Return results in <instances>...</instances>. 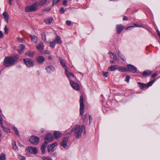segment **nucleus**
<instances>
[{"label":"nucleus","instance_id":"nucleus-4","mask_svg":"<svg viewBox=\"0 0 160 160\" xmlns=\"http://www.w3.org/2000/svg\"><path fill=\"white\" fill-rule=\"evenodd\" d=\"M26 152L27 153L36 154L38 152L37 148L32 147H28L26 149Z\"/></svg>","mask_w":160,"mask_h":160},{"label":"nucleus","instance_id":"nucleus-31","mask_svg":"<svg viewBox=\"0 0 160 160\" xmlns=\"http://www.w3.org/2000/svg\"><path fill=\"white\" fill-rule=\"evenodd\" d=\"M118 56L121 58L123 61H125V60L124 58V56L121 53L120 51L118 50Z\"/></svg>","mask_w":160,"mask_h":160},{"label":"nucleus","instance_id":"nucleus-43","mask_svg":"<svg viewBox=\"0 0 160 160\" xmlns=\"http://www.w3.org/2000/svg\"><path fill=\"white\" fill-rule=\"evenodd\" d=\"M4 30L5 31V33H6V34H8V29L6 26H5L4 27Z\"/></svg>","mask_w":160,"mask_h":160},{"label":"nucleus","instance_id":"nucleus-27","mask_svg":"<svg viewBox=\"0 0 160 160\" xmlns=\"http://www.w3.org/2000/svg\"><path fill=\"white\" fill-rule=\"evenodd\" d=\"M34 52H33L28 51L26 52L25 54L30 57H32L33 56Z\"/></svg>","mask_w":160,"mask_h":160},{"label":"nucleus","instance_id":"nucleus-6","mask_svg":"<svg viewBox=\"0 0 160 160\" xmlns=\"http://www.w3.org/2000/svg\"><path fill=\"white\" fill-rule=\"evenodd\" d=\"M25 64L28 67H32L34 65L33 61L28 58L24 59L23 60Z\"/></svg>","mask_w":160,"mask_h":160},{"label":"nucleus","instance_id":"nucleus-28","mask_svg":"<svg viewBox=\"0 0 160 160\" xmlns=\"http://www.w3.org/2000/svg\"><path fill=\"white\" fill-rule=\"evenodd\" d=\"M116 66H117V65H112L108 68V70L110 71H113L116 69H117V68L116 67Z\"/></svg>","mask_w":160,"mask_h":160},{"label":"nucleus","instance_id":"nucleus-16","mask_svg":"<svg viewBox=\"0 0 160 160\" xmlns=\"http://www.w3.org/2000/svg\"><path fill=\"white\" fill-rule=\"evenodd\" d=\"M46 70L47 72L50 73L54 71L55 68L52 66L48 65L46 67Z\"/></svg>","mask_w":160,"mask_h":160},{"label":"nucleus","instance_id":"nucleus-50","mask_svg":"<svg viewBox=\"0 0 160 160\" xmlns=\"http://www.w3.org/2000/svg\"><path fill=\"white\" fill-rule=\"evenodd\" d=\"M57 153L56 152H55L53 153L52 154L51 156V157H55L57 155Z\"/></svg>","mask_w":160,"mask_h":160},{"label":"nucleus","instance_id":"nucleus-59","mask_svg":"<svg viewBox=\"0 0 160 160\" xmlns=\"http://www.w3.org/2000/svg\"><path fill=\"white\" fill-rule=\"evenodd\" d=\"M89 123H90V122H91V121L92 120V118L91 117V116L90 115H89Z\"/></svg>","mask_w":160,"mask_h":160},{"label":"nucleus","instance_id":"nucleus-10","mask_svg":"<svg viewBox=\"0 0 160 160\" xmlns=\"http://www.w3.org/2000/svg\"><path fill=\"white\" fill-rule=\"evenodd\" d=\"M128 71H129L135 73L137 71L136 68L133 65L131 64H128Z\"/></svg>","mask_w":160,"mask_h":160},{"label":"nucleus","instance_id":"nucleus-49","mask_svg":"<svg viewBox=\"0 0 160 160\" xmlns=\"http://www.w3.org/2000/svg\"><path fill=\"white\" fill-rule=\"evenodd\" d=\"M134 25L135 27H142V26L140 25H138L137 23H134Z\"/></svg>","mask_w":160,"mask_h":160},{"label":"nucleus","instance_id":"nucleus-19","mask_svg":"<svg viewBox=\"0 0 160 160\" xmlns=\"http://www.w3.org/2000/svg\"><path fill=\"white\" fill-rule=\"evenodd\" d=\"M53 42H55L56 43L61 44L62 42L61 38L58 36H57L53 40Z\"/></svg>","mask_w":160,"mask_h":160},{"label":"nucleus","instance_id":"nucleus-7","mask_svg":"<svg viewBox=\"0 0 160 160\" xmlns=\"http://www.w3.org/2000/svg\"><path fill=\"white\" fill-rule=\"evenodd\" d=\"M59 60L60 61V62L61 65H62V66L63 67L65 68V73L66 75H67V76L69 78V75L68 74V68L66 66L65 63L63 62V60L62 59V58L61 57H59Z\"/></svg>","mask_w":160,"mask_h":160},{"label":"nucleus","instance_id":"nucleus-58","mask_svg":"<svg viewBox=\"0 0 160 160\" xmlns=\"http://www.w3.org/2000/svg\"><path fill=\"white\" fill-rule=\"evenodd\" d=\"M50 51L48 50H46L44 52V53L47 54H48L50 53Z\"/></svg>","mask_w":160,"mask_h":160},{"label":"nucleus","instance_id":"nucleus-63","mask_svg":"<svg viewBox=\"0 0 160 160\" xmlns=\"http://www.w3.org/2000/svg\"><path fill=\"white\" fill-rule=\"evenodd\" d=\"M40 131L41 132H43L45 131V129H44L42 128L41 129Z\"/></svg>","mask_w":160,"mask_h":160},{"label":"nucleus","instance_id":"nucleus-51","mask_svg":"<svg viewBox=\"0 0 160 160\" xmlns=\"http://www.w3.org/2000/svg\"><path fill=\"white\" fill-rule=\"evenodd\" d=\"M3 37V34L2 31H0V38H2Z\"/></svg>","mask_w":160,"mask_h":160},{"label":"nucleus","instance_id":"nucleus-8","mask_svg":"<svg viewBox=\"0 0 160 160\" xmlns=\"http://www.w3.org/2000/svg\"><path fill=\"white\" fill-rule=\"evenodd\" d=\"M69 82L70 85L75 90H78L79 89V86L78 83L74 82L71 79H69Z\"/></svg>","mask_w":160,"mask_h":160},{"label":"nucleus","instance_id":"nucleus-20","mask_svg":"<svg viewBox=\"0 0 160 160\" xmlns=\"http://www.w3.org/2000/svg\"><path fill=\"white\" fill-rule=\"evenodd\" d=\"M152 72V71L150 70L145 71L143 72L142 75L144 77L148 76H150Z\"/></svg>","mask_w":160,"mask_h":160},{"label":"nucleus","instance_id":"nucleus-23","mask_svg":"<svg viewBox=\"0 0 160 160\" xmlns=\"http://www.w3.org/2000/svg\"><path fill=\"white\" fill-rule=\"evenodd\" d=\"M45 59L42 56H40L38 57L37 59V62L39 63H42L44 61Z\"/></svg>","mask_w":160,"mask_h":160},{"label":"nucleus","instance_id":"nucleus-1","mask_svg":"<svg viewBox=\"0 0 160 160\" xmlns=\"http://www.w3.org/2000/svg\"><path fill=\"white\" fill-rule=\"evenodd\" d=\"M71 132H74V135L76 138H79L81 137L82 132L85 133V127L83 125L81 126L76 125L71 130Z\"/></svg>","mask_w":160,"mask_h":160},{"label":"nucleus","instance_id":"nucleus-48","mask_svg":"<svg viewBox=\"0 0 160 160\" xmlns=\"http://www.w3.org/2000/svg\"><path fill=\"white\" fill-rule=\"evenodd\" d=\"M71 22L70 21L67 20L66 22V24L68 26L70 25L71 24Z\"/></svg>","mask_w":160,"mask_h":160},{"label":"nucleus","instance_id":"nucleus-44","mask_svg":"<svg viewBox=\"0 0 160 160\" xmlns=\"http://www.w3.org/2000/svg\"><path fill=\"white\" fill-rule=\"evenodd\" d=\"M102 72L103 73V76H104L105 77H108V72H105L103 71Z\"/></svg>","mask_w":160,"mask_h":160},{"label":"nucleus","instance_id":"nucleus-25","mask_svg":"<svg viewBox=\"0 0 160 160\" xmlns=\"http://www.w3.org/2000/svg\"><path fill=\"white\" fill-rule=\"evenodd\" d=\"M117 69L118 71L121 72H127L128 71V69L126 67H117Z\"/></svg>","mask_w":160,"mask_h":160},{"label":"nucleus","instance_id":"nucleus-29","mask_svg":"<svg viewBox=\"0 0 160 160\" xmlns=\"http://www.w3.org/2000/svg\"><path fill=\"white\" fill-rule=\"evenodd\" d=\"M2 127L3 129V130L6 132L7 133H10L11 132L10 129L8 128L5 127L3 124L2 125Z\"/></svg>","mask_w":160,"mask_h":160},{"label":"nucleus","instance_id":"nucleus-34","mask_svg":"<svg viewBox=\"0 0 160 160\" xmlns=\"http://www.w3.org/2000/svg\"><path fill=\"white\" fill-rule=\"evenodd\" d=\"M18 157L20 160H25L26 158L25 157L22 156L21 154H18Z\"/></svg>","mask_w":160,"mask_h":160},{"label":"nucleus","instance_id":"nucleus-40","mask_svg":"<svg viewBox=\"0 0 160 160\" xmlns=\"http://www.w3.org/2000/svg\"><path fill=\"white\" fill-rule=\"evenodd\" d=\"M130 77L129 76H127L126 77L125 79V81L127 82L128 83L130 79Z\"/></svg>","mask_w":160,"mask_h":160},{"label":"nucleus","instance_id":"nucleus-41","mask_svg":"<svg viewBox=\"0 0 160 160\" xmlns=\"http://www.w3.org/2000/svg\"><path fill=\"white\" fill-rule=\"evenodd\" d=\"M60 0H53L52 5H54L58 2Z\"/></svg>","mask_w":160,"mask_h":160},{"label":"nucleus","instance_id":"nucleus-53","mask_svg":"<svg viewBox=\"0 0 160 160\" xmlns=\"http://www.w3.org/2000/svg\"><path fill=\"white\" fill-rule=\"evenodd\" d=\"M68 74L69 75H69H70L71 76H72L73 77H74V75L73 74V73H71V72H68ZM69 77H70V76H69ZM68 78L69 79H70V78H69L68 77Z\"/></svg>","mask_w":160,"mask_h":160},{"label":"nucleus","instance_id":"nucleus-15","mask_svg":"<svg viewBox=\"0 0 160 160\" xmlns=\"http://www.w3.org/2000/svg\"><path fill=\"white\" fill-rule=\"evenodd\" d=\"M44 44L42 42H40L37 46V48L38 51L41 52L43 49Z\"/></svg>","mask_w":160,"mask_h":160},{"label":"nucleus","instance_id":"nucleus-33","mask_svg":"<svg viewBox=\"0 0 160 160\" xmlns=\"http://www.w3.org/2000/svg\"><path fill=\"white\" fill-rule=\"evenodd\" d=\"M6 156L4 153H2L0 155V160H5Z\"/></svg>","mask_w":160,"mask_h":160},{"label":"nucleus","instance_id":"nucleus-52","mask_svg":"<svg viewBox=\"0 0 160 160\" xmlns=\"http://www.w3.org/2000/svg\"><path fill=\"white\" fill-rule=\"evenodd\" d=\"M87 116L86 114L84 115L82 117V118L83 120H85L87 118Z\"/></svg>","mask_w":160,"mask_h":160},{"label":"nucleus","instance_id":"nucleus-11","mask_svg":"<svg viewBox=\"0 0 160 160\" xmlns=\"http://www.w3.org/2000/svg\"><path fill=\"white\" fill-rule=\"evenodd\" d=\"M53 140V135L51 133L47 134L45 138V141H48L50 142Z\"/></svg>","mask_w":160,"mask_h":160},{"label":"nucleus","instance_id":"nucleus-2","mask_svg":"<svg viewBox=\"0 0 160 160\" xmlns=\"http://www.w3.org/2000/svg\"><path fill=\"white\" fill-rule=\"evenodd\" d=\"M18 58V56L17 55L16 57H6L4 59V64L6 67H8L12 65Z\"/></svg>","mask_w":160,"mask_h":160},{"label":"nucleus","instance_id":"nucleus-64","mask_svg":"<svg viewBox=\"0 0 160 160\" xmlns=\"http://www.w3.org/2000/svg\"><path fill=\"white\" fill-rule=\"evenodd\" d=\"M48 59L49 60H50V59H52V58H51V56H49V57H48Z\"/></svg>","mask_w":160,"mask_h":160},{"label":"nucleus","instance_id":"nucleus-26","mask_svg":"<svg viewBox=\"0 0 160 160\" xmlns=\"http://www.w3.org/2000/svg\"><path fill=\"white\" fill-rule=\"evenodd\" d=\"M108 54H109V55L110 56V57L112 58L113 59H115L116 60H118V58L117 57L116 55L114 54V53L110 52L108 53Z\"/></svg>","mask_w":160,"mask_h":160},{"label":"nucleus","instance_id":"nucleus-13","mask_svg":"<svg viewBox=\"0 0 160 160\" xmlns=\"http://www.w3.org/2000/svg\"><path fill=\"white\" fill-rule=\"evenodd\" d=\"M68 139L67 138H64L62 141L61 143V145L62 147L64 148H66L67 147V143L68 142Z\"/></svg>","mask_w":160,"mask_h":160},{"label":"nucleus","instance_id":"nucleus-54","mask_svg":"<svg viewBox=\"0 0 160 160\" xmlns=\"http://www.w3.org/2000/svg\"><path fill=\"white\" fill-rule=\"evenodd\" d=\"M60 12L61 13H63L65 12V11H64V9L63 8H61L60 10Z\"/></svg>","mask_w":160,"mask_h":160},{"label":"nucleus","instance_id":"nucleus-9","mask_svg":"<svg viewBox=\"0 0 160 160\" xmlns=\"http://www.w3.org/2000/svg\"><path fill=\"white\" fill-rule=\"evenodd\" d=\"M31 143L34 145L37 144L39 141V138L35 136H32L30 138Z\"/></svg>","mask_w":160,"mask_h":160},{"label":"nucleus","instance_id":"nucleus-18","mask_svg":"<svg viewBox=\"0 0 160 160\" xmlns=\"http://www.w3.org/2000/svg\"><path fill=\"white\" fill-rule=\"evenodd\" d=\"M25 45L23 44H20L19 45L20 49L18 50V53L20 54L22 53L24 51V49H25Z\"/></svg>","mask_w":160,"mask_h":160},{"label":"nucleus","instance_id":"nucleus-32","mask_svg":"<svg viewBox=\"0 0 160 160\" xmlns=\"http://www.w3.org/2000/svg\"><path fill=\"white\" fill-rule=\"evenodd\" d=\"M138 83L140 84L139 87L141 89H143L144 88L147 87V85L141 82H138Z\"/></svg>","mask_w":160,"mask_h":160},{"label":"nucleus","instance_id":"nucleus-45","mask_svg":"<svg viewBox=\"0 0 160 160\" xmlns=\"http://www.w3.org/2000/svg\"><path fill=\"white\" fill-rule=\"evenodd\" d=\"M17 39L18 41L20 42H21L24 40V38H18Z\"/></svg>","mask_w":160,"mask_h":160},{"label":"nucleus","instance_id":"nucleus-22","mask_svg":"<svg viewBox=\"0 0 160 160\" xmlns=\"http://www.w3.org/2000/svg\"><path fill=\"white\" fill-rule=\"evenodd\" d=\"M30 38L31 41L32 42L36 43L38 42V38L36 36L31 35Z\"/></svg>","mask_w":160,"mask_h":160},{"label":"nucleus","instance_id":"nucleus-35","mask_svg":"<svg viewBox=\"0 0 160 160\" xmlns=\"http://www.w3.org/2000/svg\"><path fill=\"white\" fill-rule=\"evenodd\" d=\"M12 128L13 129L16 134L18 136L19 135V133L18 132V130L17 129V128L14 126L12 127Z\"/></svg>","mask_w":160,"mask_h":160},{"label":"nucleus","instance_id":"nucleus-21","mask_svg":"<svg viewBox=\"0 0 160 160\" xmlns=\"http://www.w3.org/2000/svg\"><path fill=\"white\" fill-rule=\"evenodd\" d=\"M54 136L55 138L56 139H58L61 137L62 134L59 132L55 131L54 132Z\"/></svg>","mask_w":160,"mask_h":160},{"label":"nucleus","instance_id":"nucleus-14","mask_svg":"<svg viewBox=\"0 0 160 160\" xmlns=\"http://www.w3.org/2000/svg\"><path fill=\"white\" fill-rule=\"evenodd\" d=\"M116 28L117 33L119 34L124 29V28L122 24H118L116 26Z\"/></svg>","mask_w":160,"mask_h":160},{"label":"nucleus","instance_id":"nucleus-5","mask_svg":"<svg viewBox=\"0 0 160 160\" xmlns=\"http://www.w3.org/2000/svg\"><path fill=\"white\" fill-rule=\"evenodd\" d=\"M80 114L82 116L84 113V105L83 103V98L82 95L80 97Z\"/></svg>","mask_w":160,"mask_h":160},{"label":"nucleus","instance_id":"nucleus-12","mask_svg":"<svg viewBox=\"0 0 160 160\" xmlns=\"http://www.w3.org/2000/svg\"><path fill=\"white\" fill-rule=\"evenodd\" d=\"M57 145V143L55 142L49 145L48 146V150L49 152H53V149Z\"/></svg>","mask_w":160,"mask_h":160},{"label":"nucleus","instance_id":"nucleus-55","mask_svg":"<svg viewBox=\"0 0 160 160\" xmlns=\"http://www.w3.org/2000/svg\"><path fill=\"white\" fill-rule=\"evenodd\" d=\"M128 20V18L126 16H124L123 18V20Z\"/></svg>","mask_w":160,"mask_h":160},{"label":"nucleus","instance_id":"nucleus-17","mask_svg":"<svg viewBox=\"0 0 160 160\" xmlns=\"http://www.w3.org/2000/svg\"><path fill=\"white\" fill-rule=\"evenodd\" d=\"M48 143V141H45L44 143L42 145L41 149L42 154L45 153L46 148Z\"/></svg>","mask_w":160,"mask_h":160},{"label":"nucleus","instance_id":"nucleus-36","mask_svg":"<svg viewBox=\"0 0 160 160\" xmlns=\"http://www.w3.org/2000/svg\"><path fill=\"white\" fill-rule=\"evenodd\" d=\"M49 44L50 47L54 48L55 46L56 43L54 42H49Z\"/></svg>","mask_w":160,"mask_h":160},{"label":"nucleus","instance_id":"nucleus-39","mask_svg":"<svg viewBox=\"0 0 160 160\" xmlns=\"http://www.w3.org/2000/svg\"><path fill=\"white\" fill-rule=\"evenodd\" d=\"M48 0H41L39 3L40 5H44Z\"/></svg>","mask_w":160,"mask_h":160},{"label":"nucleus","instance_id":"nucleus-46","mask_svg":"<svg viewBox=\"0 0 160 160\" xmlns=\"http://www.w3.org/2000/svg\"><path fill=\"white\" fill-rule=\"evenodd\" d=\"M63 4L64 6H67V0H64L63 3Z\"/></svg>","mask_w":160,"mask_h":160},{"label":"nucleus","instance_id":"nucleus-62","mask_svg":"<svg viewBox=\"0 0 160 160\" xmlns=\"http://www.w3.org/2000/svg\"><path fill=\"white\" fill-rule=\"evenodd\" d=\"M50 9L49 8H47L46 9H45L44 10V11H50Z\"/></svg>","mask_w":160,"mask_h":160},{"label":"nucleus","instance_id":"nucleus-61","mask_svg":"<svg viewBox=\"0 0 160 160\" xmlns=\"http://www.w3.org/2000/svg\"><path fill=\"white\" fill-rule=\"evenodd\" d=\"M134 27V26H132L128 27L126 28V30H128V29H129V28H130L131 27Z\"/></svg>","mask_w":160,"mask_h":160},{"label":"nucleus","instance_id":"nucleus-3","mask_svg":"<svg viewBox=\"0 0 160 160\" xmlns=\"http://www.w3.org/2000/svg\"><path fill=\"white\" fill-rule=\"evenodd\" d=\"M38 7V3L37 2L34 3L32 5L27 7L25 11L27 12H31L37 10Z\"/></svg>","mask_w":160,"mask_h":160},{"label":"nucleus","instance_id":"nucleus-56","mask_svg":"<svg viewBox=\"0 0 160 160\" xmlns=\"http://www.w3.org/2000/svg\"><path fill=\"white\" fill-rule=\"evenodd\" d=\"M2 118L1 117V115H0V124H1V125L2 124Z\"/></svg>","mask_w":160,"mask_h":160},{"label":"nucleus","instance_id":"nucleus-57","mask_svg":"<svg viewBox=\"0 0 160 160\" xmlns=\"http://www.w3.org/2000/svg\"><path fill=\"white\" fill-rule=\"evenodd\" d=\"M157 73H153L152 75V78H155L157 76Z\"/></svg>","mask_w":160,"mask_h":160},{"label":"nucleus","instance_id":"nucleus-24","mask_svg":"<svg viewBox=\"0 0 160 160\" xmlns=\"http://www.w3.org/2000/svg\"><path fill=\"white\" fill-rule=\"evenodd\" d=\"M53 20V18L52 17H50L44 20V21L46 24H50L52 22Z\"/></svg>","mask_w":160,"mask_h":160},{"label":"nucleus","instance_id":"nucleus-37","mask_svg":"<svg viewBox=\"0 0 160 160\" xmlns=\"http://www.w3.org/2000/svg\"><path fill=\"white\" fill-rule=\"evenodd\" d=\"M154 80L151 81L149 82L147 85V87H148L151 86L152 84L154 83Z\"/></svg>","mask_w":160,"mask_h":160},{"label":"nucleus","instance_id":"nucleus-30","mask_svg":"<svg viewBox=\"0 0 160 160\" xmlns=\"http://www.w3.org/2000/svg\"><path fill=\"white\" fill-rule=\"evenodd\" d=\"M2 15L4 18L5 20L8 22V13L6 12H4L3 13Z\"/></svg>","mask_w":160,"mask_h":160},{"label":"nucleus","instance_id":"nucleus-38","mask_svg":"<svg viewBox=\"0 0 160 160\" xmlns=\"http://www.w3.org/2000/svg\"><path fill=\"white\" fill-rule=\"evenodd\" d=\"M12 147L15 150H17L18 149V147L16 144L15 142H14V143H13Z\"/></svg>","mask_w":160,"mask_h":160},{"label":"nucleus","instance_id":"nucleus-42","mask_svg":"<svg viewBox=\"0 0 160 160\" xmlns=\"http://www.w3.org/2000/svg\"><path fill=\"white\" fill-rule=\"evenodd\" d=\"M42 160H52V159L50 157H45L42 158Z\"/></svg>","mask_w":160,"mask_h":160},{"label":"nucleus","instance_id":"nucleus-60","mask_svg":"<svg viewBox=\"0 0 160 160\" xmlns=\"http://www.w3.org/2000/svg\"><path fill=\"white\" fill-rule=\"evenodd\" d=\"M9 2L8 3L10 4V5H12V0H9Z\"/></svg>","mask_w":160,"mask_h":160},{"label":"nucleus","instance_id":"nucleus-47","mask_svg":"<svg viewBox=\"0 0 160 160\" xmlns=\"http://www.w3.org/2000/svg\"><path fill=\"white\" fill-rule=\"evenodd\" d=\"M71 132H71V130H70L69 129H68V130H67L66 131L65 133L66 134L68 135L69 134H71Z\"/></svg>","mask_w":160,"mask_h":160}]
</instances>
